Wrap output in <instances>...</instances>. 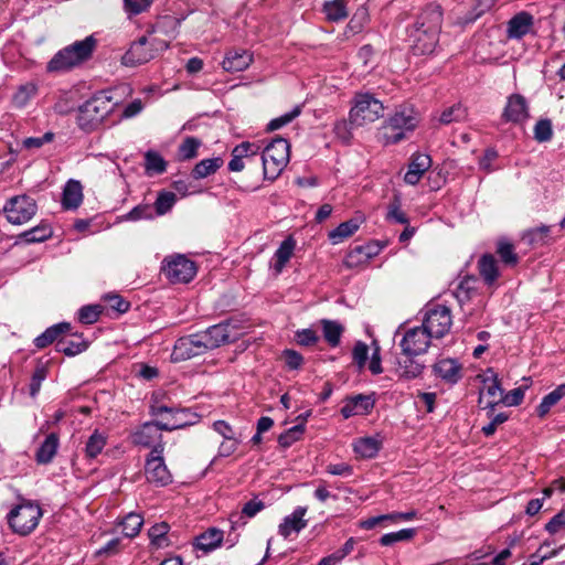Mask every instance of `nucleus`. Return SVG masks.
Returning <instances> with one entry per match:
<instances>
[{"label": "nucleus", "instance_id": "f03ea898", "mask_svg": "<svg viewBox=\"0 0 565 565\" xmlns=\"http://www.w3.org/2000/svg\"><path fill=\"white\" fill-rule=\"evenodd\" d=\"M116 103L106 92H99L86 100L78 109L77 124L85 131L97 129L109 114L113 113Z\"/></svg>", "mask_w": 565, "mask_h": 565}, {"label": "nucleus", "instance_id": "ea45409f", "mask_svg": "<svg viewBox=\"0 0 565 565\" xmlns=\"http://www.w3.org/2000/svg\"><path fill=\"white\" fill-rule=\"evenodd\" d=\"M107 444V436L95 429L85 444V455L89 459L96 458Z\"/></svg>", "mask_w": 565, "mask_h": 565}, {"label": "nucleus", "instance_id": "5701e85b", "mask_svg": "<svg viewBox=\"0 0 565 565\" xmlns=\"http://www.w3.org/2000/svg\"><path fill=\"white\" fill-rule=\"evenodd\" d=\"M534 24V18L526 11L516 13L508 23V36L510 39H522L529 34Z\"/></svg>", "mask_w": 565, "mask_h": 565}, {"label": "nucleus", "instance_id": "bf43d9fd", "mask_svg": "<svg viewBox=\"0 0 565 565\" xmlns=\"http://www.w3.org/2000/svg\"><path fill=\"white\" fill-rule=\"evenodd\" d=\"M300 113H301V107L296 106L291 111L270 120L267 125V130L274 131V130L280 129L281 127L291 122L296 117H298L300 115Z\"/></svg>", "mask_w": 565, "mask_h": 565}, {"label": "nucleus", "instance_id": "c9c22d12", "mask_svg": "<svg viewBox=\"0 0 565 565\" xmlns=\"http://www.w3.org/2000/svg\"><path fill=\"white\" fill-rule=\"evenodd\" d=\"M353 449L363 458H373L381 449V441L375 437L359 438L354 441Z\"/></svg>", "mask_w": 565, "mask_h": 565}, {"label": "nucleus", "instance_id": "1a4fd4ad", "mask_svg": "<svg viewBox=\"0 0 565 565\" xmlns=\"http://www.w3.org/2000/svg\"><path fill=\"white\" fill-rule=\"evenodd\" d=\"M164 444L156 445L146 459L145 475L150 483L167 486L172 481L163 459Z\"/></svg>", "mask_w": 565, "mask_h": 565}, {"label": "nucleus", "instance_id": "aec40b11", "mask_svg": "<svg viewBox=\"0 0 565 565\" xmlns=\"http://www.w3.org/2000/svg\"><path fill=\"white\" fill-rule=\"evenodd\" d=\"M307 508L297 507L290 515H287L279 524L278 533L287 539L292 533H299L307 526L308 521L305 519Z\"/></svg>", "mask_w": 565, "mask_h": 565}, {"label": "nucleus", "instance_id": "a19ab883", "mask_svg": "<svg viewBox=\"0 0 565 565\" xmlns=\"http://www.w3.org/2000/svg\"><path fill=\"white\" fill-rule=\"evenodd\" d=\"M360 224L361 222L355 218L343 222L337 228L330 232L329 238L333 244H338L344 238L353 235L359 230Z\"/></svg>", "mask_w": 565, "mask_h": 565}, {"label": "nucleus", "instance_id": "7c9ffc66", "mask_svg": "<svg viewBox=\"0 0 565 565\" xmlns=\"http://www.w3.org/2000/svg\"><path fill=\"white\" fill-rule=\"evenodd\" d=\"M223 531L218 529H209L196 537V548L207 553L218 547L223 541Z\"/></svg>", "mask_w": 565, "mask_h": 565}, {"label": "nucleus", "instance_id": "6e6d98bb", "mask_svg": "<svg viewBox=\"0 0 565 565\" xmlns=\"http://www.w3.org/2000/svg\"><path fill=\"white\" fill-rule=\"evenodd\" d=\"M415 535L414 529H403L397 532L386 533L380 539V543L383 546H390L397 542L408 541Z\"/></svg>", "mask_w": 565, "mask_h": 565}, {"label": "nucleus", "instance_id": "72a5a7b5", "mask_svg": "<svg viewBox=\"0 0 565 565\" xmlns=\"http://www.w3.org/2000/svg\"><path fill=\"white\" fill-rule=\"evenodd\" d=\"M398 360L396 373L405 380H413L419 376L424 370V365L414 360V356H406Z\"/></svg>", "mask_w": 565, "mask_h": 565}, {"label": "nucleus", "instance_id": "0eeeda50", "mask_svg": "<svg viewBox=\"0 0 565 565\" xmlns=\"http://www.w3.org/2000/svg\"><path fill=\"white\" fill-rule=\"evenodd\" d=\"M384 106L382 102L369 93H359L354 96L349 119L350 124L356 127L374 122L383 116Z\"/></svg>", "mask_w": 565, "mask_h": 565}, {"label": "nucleus", "instance_id": "a211bd4d", "mask_svg": "<svg viewBox=\"0 0 565 565\" xmlns=\"http://www.w3.org/2000/svg\"><path fill=\"white\" fill-rule=\"evenodd\" d=\"M443 22L441 8L438 4H428L418 15L415 29L427 32H440Z\"/></svg>", "mask_w": 565, "mask_h": 565}, {"label": "nucleus", "instance_id": "a18cd8bd", "mask_svg": "<svg viewBox=\"0 0 565 565\" xmlns=\"http://www.w3.org/2000/svg\"><path fill=\"white\" fill-rule=\"evenodd\" d=\"M169 532V525L166 522L157 523L151 526L148 531V536L152 545L157 548L168 546L167 534Z\"/></svg>", "mask_w": 565, "mask_h": 565}, {"label": "nucleus", "instance_id": "2eb2a0df", "mask_svg": "<svg viewBox=\"0 0 565 565\" xmlns=\"http://www.w3.org/2000/svg\"><path fill=\"white\" fill-rule=\"evenodd\" d=\"M530 117L527 99L521 94H512L507 99V105L502 113L505 121L513 124H523Z\"/></svg>", "mask_w": 565, "mask_h": 565}, {"label": "nucleus", "instance_id": "e2e57ef3", "mask_svg": "<svg viewBox=\"0 0 565 565\" xmlns=\"http://www.w3.org/2000/svg\"><path fill=\"white\" fill-rule=\"evenodd\" d=\"M260 146L255 142L244 141L232 150V157H241L242 159L258 154Z\"/></svg>", "mask_w": 565, "mask_h": 565}, {"label": "nucleus", "instance_id": "f704fd0d", "mask_svg": "<svg viewBox=\"0 0 565 565\" xmlns=\"http://www.w3.org/2000/svg\"><path fill=\"white\" fill-rule=\"evenodd\" d=\"M71 326L67 322H62L47 328L42 334L34 339V344L38 349H44L53 343L57 338L70 330Z\"/></svg>", "mask_w": 565, "mask_h": 565}, {"label": "nucleus", "instance_id": "473e14b6", "mask_svg": "<svg viewBox=\"0 0 565 565\" xmlns=\"http://www.w3.org/2000/svg\"><path fill=\"white\" fill-rule=\"evenodd\" d=\"M478 268L481 277L489 286L493 285L499 277L498 264L491 254H486L479 259Z\"/></svg>", "mask_w": 565, "mask_h": 565}, {"label": "nucleus", "instance_id": "3c124183", "mask_svg": "<svg viewBox=\"0 0 565 565\" xmlns=\"http://www.w3.org/2000/svg\"><path fill=\"white\" fill-rule=\"evenodd\" d=\"M305 420L306 418H303L300 424L292 426L278 437V443L282 448H288L300 439L305 431Z\"/></svg>", "mask_w": 565, "mask_h": 565}, {"label": "nucleus", "instance_id": "e433bc0d", "mask_svg": "<svg viewBox=\"0 0 565 565\" xmlns=\"http://www.w3.org/2000/svg\"><path fill=\"white\" fill-rule=\"evenodd\" d=\"M565 396V384L558 385L554 391L545 395L536 407V414L539 417H545L550 409L556 405Z\"/></svg>", "mask_w": 565, "mask_h": 565}, {"label": "nucleus", "instance_id": "393cba45", "mask_svg": "<svg viewBox=\"0 0 565 565\" xmlns=\"http://www.w3.org/2000/svg\"><path fill=\"white\" fill-rule=\"evenodd\" d=\"M209 350L218 348L231 341L227 323H220L201 332Z\"/></svg>", "mask_w": 565, "mask_h": 565}, {"label": "nucleus", "instance_id": "0e129e2a", "mask_svg": "<svg viewBox=\"0 0 565 565\" xmlns=\"http://www.w3.org/2000/svg\"><path fill=\"white\" fill-rule=\"evenodd\" d=\"M45 377H46L45 366L38 365L36 369L34 370V373H33V375L31 377V382H30V395L32 397H35L36 394L40 392L42 382L45 380Z\"/></svg>", "mask_w": 565, "mask_h": 565}, {"label": "nucleus", "instance_id": "79ce46f5", "mask_svg": "<svg viewBox=\"0 0 565 565\" xmlns=\"http://www.w3.org/2000/svg\"><path fill=\"white\" fill-rule=\"evenodd\" d=\"M323 12L329 21H341L348 17L347 3L344 0L326 1Z\"/></svg>", "mask_w": 565, "mask_h": 565}, {"label": "nucleus", "instance_id": "774afa93", "mask_svg": "<svg viewBox=\"0 0 565 565\" xmlns=\"http://www.w3.org/2000/svg\"><path fill=\"white\" fill-rule=\"evenodd\" d=\"M545 530L550 534H556L557 532L565 530V509L561 510L546 523Z\"/></svg>", "mask_w": 565, "mask_h": 565}, {"label": "nucleus", "instance_id": "bb28decb", "mask_svg": "<svg viewBox=\"0 0 565 565\" xmlns=\"http://www.w3.org/2000/svg\"><path fill=\"white\" fill-rule=\"evenodd\" d=\"M39 87L34 82H26L18 86L11 97V106L15 109H23L38 95Z\"/></svg>", "mask_w": 565, "mask_h": 565}, {"label": "nucleus", "instance_id": "603ef678", "mask_svg": "<svg viewBox=\"0 0 565 565\" xmlns=\"http://www.w3.org/2000/svg\"><path fill=\"white\" fill-rule=\"evenodd\" d=\"M467 116V110L460 104L452 105L451 107L446 108L440 117L439 121L443 125H449L451 122L462 121Z\"/></svg>", "mask_w": 565, "mask_h": 565}, {"label": "nucleus", "instance_id": "4d7b16f0", "mask_svg": "<svg viewBox=\"0 0 565 565\" xmlns=\"http://www.w3.org/2000/svg\"><path fill=\"white\" fill-rule=\"evenodd\" d=\"M553 137L552 121L547 118L540 119L534 126V138L539 142L550 141Z\"/></svg>", "mask_w": 565, "mask_h": 565}, {"label": "nucleus", "instance_id": "680f3d73", "mask_svg": "<svg viewBox=\"0 0 565 565\" xmlns=\"http://www.w3.org/2000/svg\"><path fill=\"white\" fill-rule=\"evenodd\" d=\"M550 235V227L548 226H540L533 230H530L525 234V238L531 245H544L547 241V237Z\"/></svg>", "mask_w": 565, "mask_h": 565}, {"label": "nucleus", "instance_id": "864d4df0", "mask_svg": "<svg viewBox=\"0 0 565 565\" xmlns=\"http://www.w3.org/2000/svg\"><path fill=\"white\" fill-rule=\"evenodd\" d=\"M497 254L505 265L514 266L519 262L514 246L508 241L501 239L498 242Z\"/></svg>", "mask_w": 565, "mask_h": 565}, {"label": "nucleus", "instance_id": "4be33fe9", "mask_svg": "<svg viewBox=\"0 0 565 565\" xmlns=\"http://www.w3.org/2000/svg\"><path fill=\"white\" fill-rule=\"evenodd\" d=\"M430 166L431 159L428 154L414 153L412 156V161L408 164V170L404 175V181L411 185L417 184Z\"/></svg>", "mask_w": 565, "mask_h": 565}, {"label": "nucleus", "instance_id": "13d9d810", "mask_svg": "<svg viewBox=\"0 0 565 565\" xmlns=\"http://www.w3.org/2000/svg\"><path fill=\"white\" fill-rule=\"evenodd\" d=\"M153 217L154 212L150 204H139L125 215V220L134 222L140 220H152Z\"/></svg>", "mask_w": 565, "mask_h": 565}, {"label": "nucleus", "instance_id": "4468645a", "mask_svg": "<svg viewBox=\"0 0 565 565\" xmlns=\"http://www.w3.org/2000/svg\"><path fill=\"white\" fill-rule=\"evenodd\" d=\"M163 422H148L136 428L130 435L131 443L136 446H141L145 448H152L156 445L164 444L162 440L161 430H163L160 425Z\"/></svg>", "mask_w": 565, "mask_h": 565}, {"label": "nucleus", "instance_id": "49530a36", "mask_svg": "<svg viewBox=\"0 0 565 565\" xmlns=\"http://www.w3.org/2000/svg\"><path fill=\"white\" fill-rule=\"evenodd\" d=\"M87 348L85 341L77 338L76 340H65L61 339L56 342V351L62 352L67 356H74L76 354L82 353Z\"/></svg>", "mask_w": 565, "mask_h": 565}, {"label": "nucleus", "instance_id": "4c0bfd02", "mask_svg": "<svg viewBox=\"0 0 565 565\" xmlns=\"http://www.w3.org/2000/svg\"><path fill=\"white\" fill-rule=\"evenodd\" d=\"M322 326L323 338L332 348L340 344L341 335L344 331L343 327L333 320L322 319L320 321Z\"/></svg>", "mask_w": 565, "mask_h": 565}, {"label": "nucleus", "instance_id": "69168bd1", "mask_svg": "<svg viewBox=\"0 0 565 565\" xmlns=\"http://www.w3.org/2000/svg\"><path fill=\"white\" fill-rule=\"evenodd\" d=\"M53 139H54V134L51 132V131H47V132H45L41 137H29V138H25L22 141V146H23V148L29 149V150L30 149H39L42 146H44L45 143L52 142Z\"/></svg>", "mask_w": 565, "mask_h": 565}, {"label": "nucleus", "instance_id": "39448f33", "mask_svg": "<svg viewBox=\"0 0 565 565\" xmlns=\"http://www.w3.org/2000/svg\"><path fill=\"white\" fill-rule=\"evenodd\" d=\"M289 143L284 138H275L262 152L264 177L276 180L289 161Z\"/></svg>", "mask_w": 565, "mask_h": 565}, {"label": "nucleus", "instance_id": "ddd939ff", "mask_svg": "<svg viewBox=\"0 0 565 565\" xmlns=\"http://www.w3.org/2000/svg\"><path fill=\"white\" fill-rule=\"evenodd\" d=\"M207 351V345L201 332H199L178 339L173 347L172 359L173 361H184L202 355Z\"/></svg>", "mask_w": 565, "mask_h": 565}, {"label": "nucleus", "instance_id": "c756f323", "mask_svg": "<svg viewBox=\"0 0 565 565\" xmlns=\"http://www.w3.org/2000/svg\"><path fill=\"white\" fill-rule=\"evenodd\" d=\"M295 247H296V242L294 241L292 237L289 236L285 241H282V243L280 244L278 249L275 252V254H274L275 263L273 265V268L277 275L282 271L286 264L290 260V258L294 254Z\"/></svg>", "mask_w": 565, "mask_h": 565}, {"label": "nucleus", "instance_id": "a878e982", "mask_svg": "<svg viewBox=\"0 0 565 565\" xmlns=\"http://www.w3.org/2000/svg\"><path fill=\"white\" fill-rule=\"evenodd\" d=\"M438 377L449 384H455L461 379V365L452 359H443L434 365Z\"/></svg>", "mask_w": 565, "mask_h": 565}, {"label": "nucleus", "instance_id": "6e6552de", "mask_svg": "<svg viewBox=\"0 0 565 565\" xmlns=\"http://www.w3.org/2000/svg\"><path fill=\"white\" fill-rule=\"evenodd\" d=\"M161 269L166 278L172 284L189 282L196 274L194 262L183 255L166 257Z\"/></svg>", "mask_w": 565, "mask_h": 565}, {"label": "nucleus", "instance_id": "412c9836", "mask_svg": "<svg viewBox=\"0 0 565 565\" xmlns=\"http://www.w3.org/2000/svg\"><path fill=\"white\" fill-rule=\"evenodd\" d=\"M439 32H427L424 30L415 29L412 33L413 44L412 50L415 55H425L433 53L438 43Z\"/></svg>", "mask_w": 565, "mask_h": 565}, {"label": "nucleus", "instance_id": "f257e3e1", "mask_svg": "<svg viewBox=\"0 0 565 565\" xmlns=\"http://www.w3.org/2000/svg\"><path fill=\"white\" fill-rule=\"evenodd\" d=\"M419 124L418 113L409 105L399 106L381 128L385 145L397 143Z\"/></svg>", "mask_w": 565, "mask_h": 565}, {"label": "nucleus", "instance_id": "b1692460", "mask_svg": "<svg viewBox=\"0 0 565 565\" xmlns=\"http://www.w3.org/2000/svg\"><path fill=\"white\" fill-rule=\"evenodd\" d=\"M253 62V55L246 50H230L224 60L223 68L227 72H242Z\"/></svg>", "mask_w": 565, "mask_h": 565}, {"label": "nucleus", "instance_id": "9b49d317", "mask_svg": "<svg viewBox=\"0 0 565 565\" xmlns=\"http://www.w3.org/2000/svg\"><path fill=\"white\" fill-rule=\"evenodd\" d=\"M452 324L451 311L444 305H436L428 309L423 320V327L433 338H443L446 335Z\"/></svg>", "mask_w": 565, "mask_h": 565}, {"label": "nucleus", "instance_id": "09e8293b", "mask_svg": "<svg viewBox=\"0 0 565 565\" xmlns=\"http://www.w3.org/2000/svg\"><path fill=\"white\" fill-rule=\"evenodd\" d=\"M51 236L52 228L45 223L34 226L33 228L25 231L20 235V237L26 243L43 242Z\"/></svg>", "mask_w": 565, "mask_h": 565}, {"label": "nucleus", "instance_id": "20e7f679", "mask_svg": "<svg viewBox=\"0 0 565 565\" xmlns=\"http://www.w3.org/2000/svg\"><path fill=\"white\" fill-rule=\"evenodd\" d=\"M42 515V509L36 502L22 499L10 510L7 520L14 533L25 536L36 529Z\"/></svg>", "mask_w": 565, "mask_h": 565}, {"label": "nucleus", "instance_id": "2f4dec72", "mask_svg": "<svg viewBox=\"0 0 565 565\" xmlns=\"http://www.w3.org/2000/svg\"><path fill=\"white\" fill-rule=\"evenodd\" d=\"M83 201V188L79 181L70 180L63 191L62 203L66 209H76Z\"/></svg>", "mask_w": 565, "mask_h": 565}, {"label": "nucleus", "instance_id": "6ab92c4d", "mask_svg": "<svg viewBox=\"0 0 565 565\" xmlns=\"http://www.w3.org/2000/svg\"><path fill=\"white\" fill-rule=\"evenodd\" d=\"M178 23L179 21H177L175 19L166 17L153 26L151 32H149L147 35H142V38L147 39V44L149 45V47L151 49L156 56L169 47V42L154 36V34L161 33L163 28L166 26H171L172 33H174Z\"/></svg>", "mask_w": 565, "mask_h": 565}, {"label": "nucleus", "instance_id": "f3484780", "mask_svg": "<svg viewBox=\"0 0 565 565\" xmlns=\"http://www.w3.org/2000/svg\"><path fill=\"white\" fill-rule=\"evenodd\" d=\"M375 398L373 395L358 394L344 399L341 415L348 419L352 416L367 415L374 408Z\"/></svg>", "mask_w": 565, "mask_h": 565}, {"label": "nucleus", "instance_id": "c03bdc74", "mask_svg": "<svg viewBox=\"0 0 565 565\" xmlns=\"http://www.w3.org/2000/svg\"><path fill=\"white\" fill-rule=\"evenodd\" d=\"M120 524L125 536L132 539L139 534L143 519L140 514L131 512L124 518Z\"/></svg>", "mask_w": 565, "mask_h": 565}, {"label": "nucleus", "instance_id": "8fccbe9b", "mask_svg": "<svg viewBox=\"0 0 565 565\" xmlns=\"http://www.w3.org/2000/svg\"><path fill=\"white\" fill-rule=\"evenodd\" d=\"M145 168L148 174H161L166 171L167 162L158 152L148 151L145 156Z\"/></svg>", "mask_w": 565, "mask_h": 565}, {"label": "nucleus", "instance_id": "dca6fc26", "mask_svg": "<svg viewBox=\"0 0 565 565\" xmlns=\"http://www.w3.org/2000/svg\"><path fill=\"white\" fill-rule=\"evenodd\" d=\"M154 57V53L147 44V39L140 36L130 45L129 50L122 55L121 63L126 66L132 67L145 64L153 60Z\"/></svg>", "mask_w": 565, "mask_h": 565}, {"label": "nucleus", "instance_id": "9d476101", "mask_svg": "<svg viewBox=\"0 0 565 565\" xmlns=\"http://www.w3.org/2000/svg\"><path fill=\"white\" fill-rule=\"evenodd\" d=\"M38 211L35 200L28 195L11 198L3 206L9 223L22 225L29 222Z\"/></svg>", "mask_w": 565, "mask_h": 565}, {"label": "nucleus", "instance_id": "58836bf2", "mask_svg": "<svg viewBox=\"0 0 565 565\" xmlns=\"http://www.w3.org/2000/svg\"><path fill=\"white\" fill-rule=\"evenodd\" d=\"M223 164V160L218 157L203 159L195 164L192 170V177L196 180L206 178L215 173Z\"/></svg>", "mask_w": 565, "mask_h": 565}, {"label": "nucleus", "instance_id": "7ed1b4c3", "mask_svg": "<svg viewBox=\"0 0 565 565\" xmlns=\"http://www.w3.org/2000/svg\"><path fill=\"white\" fill-rule=\"evenodd\" d=\"M96 44V39L93 35H89L84 40L76 41L60 50L47 63V71L63 72L81 64L92 56Z\"/></svg>", "mask_w": 565, "mask_h": 565}, {"label": "nucleus", "instance_id": "338daca9", "mask_svg": "<svg viewBox=\"0 0 565 565\" xmlns=\"http://www.w3.org/2000/svg\"><path fill=\"white\" fill-rule=\"evenodd\" d=\"M525 390L526 386L513 388L509 393L503 394V397L499 398V401L507 406H518L523 401Z\"/></svg>", "mask_w": 565, "mask_h": 565}, {"label": "nucleus", "instance_id": "f8f14e48", "mask_svg": "<svg viewBox=\"0 0 565 565\" xmlns=\"http://www.w3.org/2000/svg\"><path fill=\"white\" fill-rule=\"evenodd\" d=\"M431 338L430 333L423 326L406 330L399 341L403 354L406 356H417L426 353Z\"/></svg>", "mask_w": 565, "mask_h": 565}, {"label": "nucleus", "instance_id": "052dcab7", "mask_svg": "<svg viewBox=\"0 0 565 565\" xmlns=\"http://www.w3.org/2000/svg\"><path fill=\"white\" fill-rule=\"evenodd\" d=\"M100 307L97 305L84 306L78 311V320L85 324L95 323L100 315Z\"/></svg>", "mask_w": 565, "mask_h": 565}, {"label": "nucleus", "instance_id": "5fc2aeb1", "mask_svg": "<svg viewBox=\"0 0 565 565\" xmlns=\"http://www.w3.org/2000/svg\"><path fill=\"white\" fill-rule=\"evenodd\" d=\"M201 141L194 137H186L179 146V157L181 160H190L198 154Z\"/></svg>", "mask_w": 565, "mask_h": 565}, {"label": "nucleus", "instance_id": "de8ad7c7", "mask_svg": "<svg viewBox=\"0 0 565 565\" xmlns=\"http://www.w3.org/2000/svg\"><path fill=\"white\" fill-rule=\"evenodd\" d=\"M386 220L388 222L407 224L408 217L402 211V202L398 194H395L387 206Z\"/></svg>", "mask_w": 565, "mask_h": 565}, {"label": "nucleus", "instance_id": "37998d69", "mask_svg": "<svg viewBox=\"0 0 565 565\" xmlns=\"http://www.w3.org/2000/svg\"><path fill=\"white\" fill-rule=\"evenodd\" d=\"M177 195L173 192L161 191L159 192L154 204L152 205L154 216L167 214L175 204Z\"/></svg>", "mask_w": 565, "mask_h": 565}, {"label": "nucleus", "instance_id": "c85d7f7f", "mask_svg": "<svg viewBox=\"0 0 565 565\" xmlns=\"http://www.w3.org/2000/svg\"><path fill=\"white\" fill-rule=\"evenodd\" d=\"M58 445L60 439L55 433H51L50 435H47L44 441L36 450L35 460L38 461V463H50L57 452Z\"/></svg>", "mask_w": 565, "mask_h": 565}, {"label": "nucleus", "instance_id": "cd10ccee", "mask_svg": "<svg viewBox=\"0 0 565 565\" xmlns=\"http://www.w3.org/2000/svg\"><path fill=\"white\" fill-rule=\"evenodd\" d=\"M483 391L491 398L489 402L490 409L493 411L494 405L501 403L499 398L503 397V390L501 388L497 373L492 369H488L483 375Z\"/></svg>", "mask_w": 565, "mask_h": 565}, {"label": "nucleus", "instance_id": "423d86ee", "mask_svg": "<svg viewBox=\"0 0 565 565\" xmlns=\"http://www.w3.org/2000/svg\"><path fill=\"white\" fill-rule=\"evenodd\" d=\"M166 413L171 415L170 420L163 422V424L160 425V427L166 431L181 429L186 426L194 425L199 420L198 414L192 413L190 409L186 408H177L173 406H169L161 402L158 394H153L150 405V414L152 416H161Z\"/></svg>", "mask_w": 565, "mask_h": 565}]
</instances>
